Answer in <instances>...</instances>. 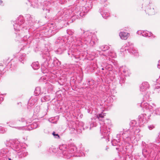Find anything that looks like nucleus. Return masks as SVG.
Listing matches in <instances>:
<instances>
[{
  "mask_svg": "<svg viewBox=\"0 0 160 160\" xmlns=\"http://www.w3.org/2000/svg\"><path fill=\"white\" fill-rule=\"evenodd\" d=\"M119 35L121 39L126 40L129 36V34L124 32H121L119 33Z\"/></svg>",
  "mask_w": 160,
  "mask_h": 160,
  "instance_id": "obj_1",
  "label": "nucleus"
},
{
  "mask_svg": "<svg viewBox=\"0 0 160 160\" xmlns=\"http://www.w3.org/2000/svg\"><path fill=\"white\" fill-rule=\"evenodd\" d=\"M52 134L54 136H57L58 137V138H60V137H59V135L58 134H55V132H53L52 133Z\"/></svg>",
  "mask_w": 160,
  "mask_h": 160,
  "instance_id": "obj_2",
  "label": "nucleus"
},
{
  "mask_svg": "<svg viewBox=\"0 0 160 160\" xmlns=\"http://www.w3.org/2000/svg\"><path fill=\"white\" fill-rule=\"evenodd\" d=\"M99 117H101V118H102L103 117V116L102 115V114H100L99 115Z\"/></svg>",
  "mask_w": 160,
  "mask_h": 160,
  "instance_id": "obj_3",
  "label": "nucleus"
},
{
  "mask_svg": "<svg viewBox=\"0 0 160 160\" xmlns=\"http://www.w3.org/2000/svg\"><path fill=\"white\" fill-rule=\"evenodd\" d=\"M150 10V9H147V13H148L149 12V11Z\"/></svg>",
  "mask_w": 160,
  "mask_h": 160,
  "instance_id": "obj_4",
  "label": "nucleus"
},
{
  "mask_svg": "<svg viewBox=\"0 0 160 160\" xmlns=\"http://www.w3.org/2000/svg\"><path fill=\"white\" fill-rule=\"evenodd\" d=\"M153 13V12H150V14H152Z\"/></svg>",
  "mask_w": 160,
  "mask_h": 160,
  "instance_id": "obj_5",
  "label": "nucleus"
},
{
  "mask_svg": "<svg viewBox=\"0 0 160 160\" xmlns=\"http://www.w3.org/2000/svg\"><path fill=\"white\" fill-rule=\"evenodd\" d=\"M9 160H12L10 158H8Z\"/></svg>",
  "mask_w": 160,
  "mask_h": 160,
  "instance_id": "obj_6",
  "label": "nucleus"
}]
</instances>
